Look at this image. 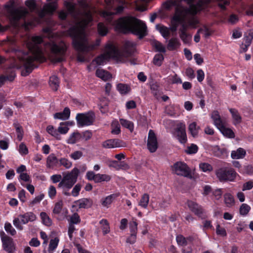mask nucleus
I'll return each instance as SVG.
<instances>
[{
    "label": "nucleus",
    "instance_id": "1",
    "mask_svg": "<svg viewBox=\"0 0 253 253\" xmlns=\"http://www.w3.org/2000/svg\"><path fill=\"white\" fill-rule=\"evenodd\" d=\"M45 36L49 39L50 42L42 45V38L41 36L27 37L25 44L31 52V55L22 53V55L18 56L22 63V66L29 74L34 68V61L41 62L45 60V55L48 56L53 62H59L64 59V55L66 50L64 42H61L58 44L53 41L54 33L49 28L43 30ZM21 54V53H19Z\"/></svg>",
    "mask_w": 253,
    "mask_h": 253
},
{
    "label": "nucleus",
    "instance_id": "2",
    "mask_svg": "<svg viewBox=\"0 0 253 253\" xmlns=\"http://www.w3.org/2000/svg\"><path fill=\"white\" fill-rule=\"evenodd\" d=\"M91 12L90 10H85L82 13L75 24L68 30V35L72 37L75 48L79 52L78 61H87L88 60L84 54L93 50L100 43V40L97 39L94 43L89 44L85 32L86 27L92 21Z\"/></svg>",
    "mask_w": 253,
    "mask_h": 253
},
{
    "label": "nucleus",
    "instance_id": "3",
    "mask_svg": "<svg viewBox=\"0 0 253 253\" xmlns=\"http://www.w3.org/2000/svg\"><path fill=\"white\" fill-rule=\"evenodd\" d=\"M116 31L124 33H130L142 38L146 35L147 27L142 21L132 17H126L118 19L114 24Z\"/></svg>",
    "mask_w": 253,
    "mask_h": 253
},
{
    "label": "nucleus",
    "instance_id": "4",
    "mask_svg": "<svg viewBox=\"0 0 253 253\" xmlns=\"http://www.w3.org/2000/svg\"><path fill=\"white\" fill-rule=\"evenodd\" d=\"M196 14H193L190 15L186 11H184V13H179L177 11L173 16L174 21L181 24L179 37L183 43L187 45H190L192 42V35L187 33V29L188 28L196 29L199 23V20L195 16Z\"/></svg>",
    "mask_w": 253,
    "mask_h": 253
},
{
    "label": "nucleus",
    "instance_id": "5",
    "mask_svg": "<svg viewBox=\"0 0 253 253\" xmlns=\"http://www.w3.org/2000/svg\"><path fill=\"white\" fill-rule=\"evenodd\" d=\"M195 0L188 2L186 0H169L163 4V7L166 10L171 9L173 6L175 7V12L184 13L186 11L190 15L197 14L199 11L204 9L209 2L208 0H199L196 4L192 3Z\"/></svg>",
    "mask_w": 253,
    "mask_h": 253
},
{
    "label": "nucleus",
    "instance_id": "6",
    "mask_svg": "<svg viewBox=\"0 0 253 253\" xmlns=\"http://www.w3.org/2000/svg\"><path fill=\"white\" fill-rule=\"evenodd\" d=\"M116 54V46L113 43H107L105 46L104 52L92 61L87 67L88 70L90 71L97 66L104 65L110 58L113 59L117 62L120 63L119 61H122V59L117 56Z\"/></svg>",
    "mask_w": 253,
    "mask_h": 253
},
{
    "label": "nucleus",
    "instance_id": "7",
    "mask_svg": "<svg viewBox=\"0 0 253 253\" xmlns=\"http://www.w3.org/2000/svg\"><path fill=\"white\" fill-rule=\"evenodd\" d=\"M79 173V170L74 168L70 172L65 174L58 184V187L64 191L69 190L76 182Z\"/></svg>",
    "mask_w": 253,
    "mask_h": 253
},
{
    "label": "nucleus",
    "instance_id": "8",
    "mask_svg": "<svg viewBox=\"0 0 253 253\" xmlns=\"http://www.w3.org/2000/svg\"><path fill=\"white\" fill-rule=\"evenodd\" d=\"M136 44L131 41H126L124 42L122 50H119L116 47L117 56L120 57L122 61H119L120 63H124L128 60V58L134 51Z\"/></svg>",
    "mask_w": 253,
    "mask_h": 253
},
{
    "label": "nucleus",
    "instance_id": "9",
    "mask_svg": "<svg viewBox=\"0 0 253 253\" xmlns=\"http://www.w3.org/2000/svg\"><path fill=\"white\" fill-rule=\"evenodd\" d=\"M106 10L101 13V16L104 18L109 23H111L114 15L121 13L124 10L122 5H119L116 8L113 6L114 0H105Z\"/></svg>",
    "mask_w": 253,
    "mask_h": 253
},
{
    "label": "nucleus",
    "instance_id": "10",
    "mask_svg": "<svg viewBox=\"0 0 253 253\" xmlns=\"http://www.w3.org/2000/svg\"><path fill=\"white\" fill-rule=\"evenodd\" d=\"M216 175L220 181H234L238 174L232 168H223L217 170Z\"/></svg>",
    "mask_w": 253,
    "mask_h": 253
},
{
    "label": "nucleus",
    "instance_id": "11",
    "mask_svg": "<svg viewBox=\"0 0 253 253\" xmlns=\"http://www.w3.org/2000/svg\"><path fill=\"white\" fill-rule=\"evenodd\" d=\"M37 216L32 212H27L23 214H20L18 217L14 218L13 224L18 230H22L23 226L22 224H26L29 222H33L36 220Z\"/></svg>",
    "mask_w": 253,
    "mask_h": 253
},
{
    "label": "nucleus",
    "instance_id": "12",
    "mask_svg": "<svg viewBox=\"0 0 253 253\" xmlns=\"http://www.w3.org/2000/svg\"><path fill=\"white\" fill-rule=\"evenodd\" d=\"M76 118L78 125L83 127L91 125L94 121L95 117L93 113L89 112L78 114Z\"/></svg>",
    "mask_w": 253,
    "mask_h": 253
},
{
    "label": "nucleus",
    "instance_id": "13",
    "mask_svg": "<svg viewBox=\"0 0 253 253\" xmlns=\"http://www.w3.org/2000/svg\"><path fill=\"white\" fill-rule=\"evenodd\" d=\"M2 247L8 253H13L15 250V245L12 238L7 236L3 231L0 232Z\"/></svg>",
    "mask_w": 253,
    "mask_h": 253
},
{
    "label": "nucleus",
    "instance_id": "14",
    "mask_svg": "<svg viewBox=\"0 0 253 253\" xmlns=\"http://www.w3.org/2000/svg\"><path fill=\"white\" fill-rule=\"evenodd\" d=\"M173 170L177 175L188 177L191 176L189 168L183 162H178L175 163L173 166Z\"/></svg>",
    "mask_w": 253,
    "mask_h": 253
},
{
    "label": "nucleus",
    "instance_id": "15",
    "mask_svg": "<svg viewBox=\"0 0 253 253\" xmlns=\"http://www.w3.org/2000/svg\"><path fill=\"white\" fill-rule=\"evenodd\" d=\"M175 134L181 143H185L187 141L186 126L184 122H178L176 125Z\"/></svg>",
    "mask_w": 253,
    "mask_h": 253
},
{
    "label": "nucleus",
    "instance_id": "16",
    "mask_svg": "<svg viewBox=\"0 0 253 253\" xmlns=\"http://www.w3.org/2000/svg\"><path fill=\"white\" fill-rule=\"evenodd\" d=\"M10 18L14 22L23 18L28 14V10L25 8H10L8 9Z\"/></svg>",
    "mask_w": 253,
    "mask_h": 253
},
{
    "label": "nucleus",
    "instance_id": "17",
    "mask_svg": "<svg viewBox=\"0 0 253 253\" xmlns=\"http://www.w3.org/2000/svg\"><path fill=\"white\" fill-rule=\"evenodd\" d=\"M93 204V201L90 198H82L74 202L72 208L74 211H77L79 209H88Z\"/></svg>",
    "mask_w": 253,
    "mask_h": 253
},
{
    "label": "nucleus",
    "instance_id": "18",
    "mask_svg": "<svg viewBox=\"0 0 253 253\" xmlns=\"http://www.w3.org/2000/svg\"><path fill=\"white\" fill-rule=\"evenodd\" d=\"M147 147L151 153L155 152L158 148V142L155 133L150 130L148 134Z\"/></svg>",
    "mask_w": 253,
    "mask_h": 253
},
{
    "label": "nucleus",
    "instance_id": "19",
    "mask_svg": "<svg viewBox=\"0 0 253 253\" xmlns=\"http://www.w3.org/2000/svg\"><path fill=\"white\" fill-rule=\"evenodd\" d=\"M63 206V203L62 200H60L56 202L54 205V207L53 210V213L55 214L59 215L58 217V219L62 220L64 219L68 213V211L67 209H64L63 210V213L62 215H60L62 211Z\"/></svg>",
    "mask_w": 253,
    "mask_h": 253
},
{
    "label": "nucleus",
    "instance_id": "20",
    "mask_svg": "<svg viewBox=\"0 0 253 253\" xmlns=\"http://www.w3.org/2000/svg\"><path fill=\"white\" fill-rule=\"evenodd\" d=\"M122 141L118 139H110L103 141L102 146L105 149H112L122 146Z\"/></svg>",
    "mask_w": 253,
    "mask_h": 253
},
{
    "label": "nucleus",
    "instance_id": "21",
    "mask_svg": "<svg viewBox=\"0 0 253 253\" xmlns=\"http://www.w3.org/2000/svg\"><path fill=\"white\" fill-rule=\"evenodd\" d=\"M59 160L54 154H50L46 158V166L49 169H54L58 165Z\"/></svg>",
    "mask_w": 253,
    "mask_h": 253
},
{
    "label": "nucleus",
    "instance_id": "22",
    "mask_svg": "<svg viewBox=\"0 0 253 253\" xmlns=\"http://www.w3.org/2000/svg\"><path fill=\"white\" fill-rule=\"evenodd\" d=\"M187 205L189 209L195 214L200 215L203 212L202 207L194 201H188Z\"/></svg>",
    "mask_w": 253,
    "mask_h": 253
},
{
    "label": "nucleus",
    "instance_id": "23",
    "mask_svg": "<svg viewBox=\"0 0 253 253\" xmlns=\"http://www.w3.org/2000/svg\"><path fill=\"white\" fill-rule=\"evenodd\" d=\"M217 128L224 136L229 138H233L235 137L234 131L231 128L227 127L225 126V123H224Z\"/></svg>",
    "mask_w": 253,
    "mask_h": 253
},
{
    "label": "nucleus",
    "instance_id": "24",
    "mask_svg": "<svg viewBox=\"0 0 253 253\" xmlns=\"http://www.w3.org/2000/svg\"><path fill=\"white\" fill-rule=\"evenodd\" d=\"M70 110L69 108H64L63 112H58L54 114L55 119H59L63 121L67 120L70 118Z\"/></svg>",
    "mask_w": 253,
    "mask_h": 253
},
{
    "label": "nucleus",
    "instance_id": "25",
    "mask_svg": "<svg viewBox=\"0 0 253 253\" xmlns=\"http://www.w3.org/2000/svg\"><path fill=\"white\" fill-rule=\"evenodd\" d=\"M119 196V194H111L101 200L102 205L106 208H109L113 202Z\"/></svg>",
    "mask_w": 253,
    "mask_h": 253
},
{
    "label": "nucleus",
    "instance_id": "26",
    "mask_svg": "<svg viewBox=\"0 0 253 253\" xmlns=\"http://www.w3.org/2000/svg\"><path fill=\"white\" fill-rule=\"evenodd\" d=\"M176 240L178 245L185 247L190 245L192 243L193 238L189 237L187 238H185L182 235H178L176 236Z\"/></svg>",
    "mask_w": 253,
    "mask_h": 253
},
{
    "label": "nucleus",
    "instance_id": "27",
    "mask_svg": "<svg viewBox=\"0 0 253 253\" xmlns=\"http://www.w3.org/2000/svg\"><path fill=\"white\" fill-rule=\"evenodd\" d=\"M180 42L176 38H172L169 41L167 44V48L169 50H174L179 47Z\"/></svg>",
    "mask_w": 253,
    "mask_h": 253
},
{
    "label": "nucleus",
    "instance_id": "28",
    "mask_svg": "<svg viewBox=\"0 0 253 253\" xmlns=\"http://www.w3.org/2000/svg\"><path fill=\"white\" fill-rule=\"evenodd\" d=\"M246 154V151L243 148H239L231 152V157L233 159H243Z\"/></svg>",
    "mask_w": 253,
    "mask_h": 253
},
{
    "label": "nucleus",
    "instance_id": "29",
    "mask_svg": "<svg viewBox=\"0 0 253 253\" xmlns=\"http://www.w3.org/2000/svg\"><path fill=\"white\" fill-rule=\"evenodd\" d=\"M82 138V135L79 132H74L71 133L66 142L68 144H74L79 142Z\"/></svg>",
    "mask_w": 253,
    "mask_h": 253
},
{
    "label": "nucleus",
    "instance_id": "30",
    "mask_svg": "<svg viewBox=\"0 0 253 253\" xmlns=\"http://www.w3.org/2000/svg\"><path fill=\"white\" fill-rule=\"evenodd\" d=\"M211 118L213 121L214 125L216 127H219L225 123V122L221 120L219 114L217 111H214L212 112L211 114Z\"/></svg>",
    "mask_w": 253,
    "mask_h": 253
},
{
    "label": "nucleus",
    "instance_id": "31",
    "mask_svg": "<svg viewBox=\"0 0 253 253\" xmlns=\"http://www.w3.org/2000/svg\"><path fill=\"white\" fill-rule=\"evenodd\" d=\"M59 242V239L58 237H55L51 239L49 241L48 249L46 253H53L57 248Z\"/></svg>",
    "mask_w": 253,
    "mask_h": 253
},
{
    "label": "nucleus",
    "instance_id": "32",
    "mask_svg": "<svg viewBox=\"0 0 253 253\" xmlns=\"http://www.w3.org/2000/svg\"><path fill=\"white\" fill-rule=\"evenodd\" d=\"M96 75L97 77L101 79L102 80L106 81L111 78V75L102 69H98L96 71Z\"/></svg>",
    "mask_w": 253,
    "mask_h": 253
},
{
    "label": "nucleus",
    "instance_id": "33",
    "mask_svg": "<svg viewBox=\"0 0 253 253\" xmlns=\"http://www.w3.org/2000/svg\"><path fill=\"white\" fill-rule=\"evenodd\" d=\"M200 129V126L197 125L196 122H192L188 126V130L193 137H196L198 136Z\"/></svg>",
    "mask_w": 253,
    "mask_h": 253
},
{
    "label": "nucleus",
    "instance_id": "34",
    "mask_svg": "<svg viewBox=\"0 0 253 253\" xmlns=\"http://www.w3.org/2000/svg\"><path fill=\"white\" fill-rule=\"evenodd\" d=\"M230 112L232 115L233 124L236 126L240 124L242 122V118L238 112L234 109H230Z\"/></svg>",
    "mask_w": 253,
    "mask_h": 253
},
{
    "label": "nucleus",
    "instance_id": "35",
    "mask_svg": "<svg viewBox=\"0 0 253 253\" xmlns=\"http://www.w3.org/2000/svg\"><path fill=\"white\" fill-rule=\"evenodd\" d=\"M49 84L53 90H57L59 84V81L58 77L55 75L51 76L49 78Z\"/></svg>",
    "mask_w": 253,
    "mask_h": 253
},
{
    "label": "nucleus",
    "instance_id": "36",
    "mask_svg": "<svg viewBox=\"0 0 253 253\" xmlns=\"http://www.w3.org/2000/svg\"><path fill=\"white\" fill-rule=\"evenodd\" d=\"M117 89L121 94H126L131 90L129 85L122 83H120L117 84Z\"/></svg>",
    "mask_w": 253,
    "mask_h": 253
},
{
    "label": "nucleus",
    "instance_id": "37",
    "mask_svg": "<svg viewBox=\"0 0 253 253\" xmlns=\"http://www.w3.org/2000/svg\"><path fill=\"white\" fill-rule=\"evenodd\" d=\"M149 202V196L148 194L145 193L141 196L138 202V206L144 209H146L148 207Z\"/></svg>",
    "mask_w": 253,
    "mask_h": 253
},
{
    "label": "nucleus",
    "instance_id": "38",
    "mask_svg": "<svg viewBox=\"0 0 253 253\" xmlns=\"http://www.w3.org/2000/svg\"><path fill=\"white\" fill-rule=\"evenodd\" d=\"M111 133L115 135H117L121 132V127L119 122L116 120H113L111 123Z\"/></svg>",
    "mask_w": 253,
    "mask_h": 253
},
{
    "label": "nucleus",
    "instance_id": "39",
    "mask_svg": "<svg viewBox=\"0 0 253 253\" xmlns=\"http://www.w3.org/2000/svg\"><path fill=\"white\" fill-rule=\"evenodd\" d=\"M47 132L53 137H55L57 140H60L61 137L58 133V129L57 130L52 126H48L46 127Z\"/></svg>",
    "mask_w": 253,
    "mask_h": 253
},
{
    "label": "nucleus",
    "instance_id": "40",
    "mask_svg": "<svg viewBox=\"0 0 253 253\" xmlns=\"http://www.w3.org/2000/svg\"><path fill=\"white\" fill-rule=\"evenodd\" d=\"M97 32L99 35L104 36L108 32V28L103 23L100 22L97 25Z\"/></svg>",
    "mask_w": 253,
    "mask_h": 253
},
{
    "label": "nucleus",
    "instance_id": "41",
    "mask_svg": "<svg viewBox=\"0 0 253 253\" xmlns=\"http://www.w3.org/2000/svg\"><path fill=\"white\" fill-rule=\"evenodd\" d=\"M150 0H140L136 3V9L141 11H145L147 9V5Z\"/></svg>",
    "mask_w": 253,
    "mask_h": 253
},
{
    "label": "nucleus",
    "instance_id": "42",
    "mask_svg": "<svg viewBox=\"0 0 253 253\" xmlns=\"http://www.w3.org/2000/svg\"><path fill=\"white\" fill-rule=\"evenodd\" d=\"M224 201L227 207H231L234 204L233 196L230 193H226L224 195Z\"/></svg>",
    "mask_w": 253,
    "mask_h": 253
},
{
    "label": "nucleus",
    "instance_id": "43",
    "mask_svg": "<svg viewBox=\"0 0 253 253\" xmlns=\"http://www.w3.org/2000/svg\"><path fill=\"white\" fill-rule=\"evenodd\" d=\"M120 122L121 124V125L128 129H129L131 132H132L134 128V125L133 123L128 120L123 119H120Z\"/></svg>",
    "mask_w": 253,
    "mask_h": 253
},
{
    "label": "nucleus",
    "instance_id": "44",
    "mask_svg": "<svg viewBox=\"0 0 253 253\" xmlns=\"http://www.w3.org/2000/svg\"><path fill=\"white\" fill-rule=\"evenodd\" d=\"M111 179V176L106 174H96L95 183H100L103 181H109Z\"/></svg>",
    "mask_w": 253,
    "mask_h": 253
},
{
    "label": "nucleus",
    "instance_id": "45",
    "mask_svg": "<svg viewBox=\"0 0 253 253\" xmlns=\"http://www.w3.org/2000/svg\"><path fill=\"white\" fill-rule=\"evenodd\" d=\"M101 225V229L104 235L107 234L110 232V226L107 220L103 219L99 221Z\"/></svg>",
    "mask_w": 253,
    "mask_h": 253
},
{
    "label": "nucleus",
    "instance_id": "46",
    "mask_svg": "<svg viewBox=\"0 0 253 253\" xmlns=\"http://www.w3.org/2000/svg\"><path fill=\"white\" fill-rule=\"evenodd\" d=\"M40 217L43 224L47 226H50L51 225L52 220L46 212H42L40 213Z\"/></svg>",
    "mask_w": 253,
    "mask_h": 253
},
{
    "label": "nucleus",
    "instance_id": "47",
    "mask_svg": "<svg viewBox=\"0 0 253 253\" xmlns=\"http://www.w3.org/2000/svg\"><path fill=\"white\" fill-rule=\"evenodd\" d=\"M18 180L23 186H25L24 182H31L30 176L27 173H21L19 175Z\"/></svg>",
    "mask_w": 253,
    "mask_h": 253
},
{
    "label": "nucleus",
    "instance_id": "48",
    "mask_svg": "<svg viewBox=\"0 0 253 253\" xmlns=\"http://www.w3.org/2000/svg\"><path fill=\"white\" fill-rule=\"evenodd\" d=\"M168 81L172 84H181L182 80L181 78L176 74L171 75L168 77Z\"/></svg>",
    "mask_w": 253,
    "mask_h": 253
},
{
    "label": "nucleus",
    "instance_id": "49",
    "mask_svg": "<svg viewBox=\"0 0 253 253\" xmlns=\"http://www.w3.org/2000/svg\"><path fill=\"white\" fill-rule=\"evenodd\" d=\"M64 5L68 9L69 12L74 14L75 10V5L72 2V0H66L64 2Z\"/></svg>",
    "mask_w": 253,
    "mask_h": 253
},
{
    "label": "nucleus",
    "instance_id": "50",
    "mask_svg": "<svg viewBox=\"0 0 253 253\" xmlns=\"http://www.w3.org/2000/svg\"><path fill=\"white\" fill-rule=\"evenodd\" d=\"M157 29L159 31L164 38H168L169 35V31L167 27L162 26H157Z\"/></svg>",
    "mask_w": 253,
    "mask_h": 253
},
{
    "label": "nucleus",
    "instance_id": "51",
    "mask_svg": "<svg viewBox=\"0 0 253 253\" xmlns=\"http://www.w3.org/2000/svg\"><path fill=\"white\" fill-rule=\"evenodd\" d=\"M200 169L205 172H210L212 170V167L208 163H201L199 164Z\"/></svg>",
    "mask_w": 253,
    "mask_h": 253
},
{
    "label": "nucleus",
    "instance_id": "52",
    "mask_svg": "<svg viewBox=\"0 0 253 253\" xmlns=\"http://www.w3.org/2000/svg\"><path fill=\"white\" fill-rule=\"evenodd\" d=\"M14 126L16 129V132L17 134V139L18 141H20L23 139V130L22 127L18 124H14Z\"/></svg>",
    "mask_w": 253,
    "mask_h": 253
},
{
    "label": "nucleus",
    "instance_id": "53",
    "mask_svg": "<svg viewBox=\"0 0 253 253\" xmlns=\"http://www.w3.org/2000/svg\"><path fill=\"white\" fill-rule=\"evenodd\" d=\"M59 162L61 166H63L67 169L71 168L72 166V163L68 159L65 158H62Z\"/></svg>",
    "mask_w": 253,
    "mask_h": 253
},
{
    "label": "nucleus",
    "instance_id": "54",
    "mask_svg": "<svg viewBox=\"0 0 253 253\" xmlns=\"http://www.w3.org/2000/svg\"><path fill=\"white\" fill-rule=\"evenodd\" d=\"M198 150V147L194 144H191L188 146L185 150V152L188 154H196Z\"/></svg>",
    "mask_w": 253,
    "mask_h": 253
},
{
    "label": "nucleus",
    "instance_id": "55",
    "mask_svg": "<svg viewBox=\"0 0 253 253\" xmlns=\"http://www.w3.org/2000/svg\"><path fill=\"white\" fill-rule=\"evenodd\" d=\"M129 227L131 233L137 234V223L135 219L132 218V220L129 223Z\"/></svg>",
    "mask_w": 253,
    "mask_h": 253
},
{
    "label": "nucleus",
    "instance_id": "56",
    "mask_svg": "<svg viewBox=\"0 0 253 253\" xmlns=\"http://www.w3.org/2000/svg\"><path fill=\"white\" fill-rule=\"evenodd\" d=\"M83 156V153L80 150L75 151L70 154V157L75 161L80 159Z\"/></svg>",
    "mask_w": 253,
    "mask_h": 253
},
{
    "label": "nucleus",
    "instance_id": "57",
    "mask_svg": "<svg viewBox=\"0 0 253 253\" xmlns=\"http://www.w3.org/2000/svg\"><path fill=\"white\" fill-rule=\"evenodd\" d=\"M164 60V56L162 54H156L153 59V63L155 65L160 66L163 62Z\"/></svg>",
    "mask_w": 253,
    "mask_h": 253
},
{
    "label": "nucleus",
    "instance_id": "58",
    "mask_svg": "<svg viewBox=\"0 0 253 253\" xmlns=\"http://www.w3.org/2000/svg\"><path fill=\"white\" fill-rule=\"evenodd\" d=\"M69 130V128L67 126L65 125L63 122L60 123L59 124V126L58 127V131L59 134H66Z\"/></svg>",
    "mask_w": 253,
    "mask_h": 253
},
{
    "label": "nucleus",
    "instance_id": "59",
    "mask_svg": "<svg viewBox=\"0 0 253 253\" xmlns=\"http://www.w3.org/2000/svg\"><path fill=\"white\" fill-rule=\"evenodd\" d=\"M5 230L12 236L15 235L16 234V231L15 229L12 226L10 223L6 222L4 224Z\"/></svg>",
    "mask_w": 253,
    "mask_h": 253
},
{
    "label": "nucleus",
    "instance_id": "60",
    "mask_svg": "<svg viewBox=\"0 0 253 253\" xmlns=\"http://www.w3.org/2000/svg\"><path fill=\"white\" fill-rule=\"evenodd\" d=\"M153 45L156 49L157 51L165 53L166 51V47L161 42H158V41H155L153 42Z\"/></svg>",
    "mask_w": 253,
    "mask_h": 253
},
{
    "label": "nucleus",
    "instance_id": "61",
    "mask_svg": "<svg viewBox=\"0 0 253 253\" xmlns=\"http://www.w3.org/2000/svg\"><path fill=\"white\" fill-rule=\"evenodd\" d=\"M251 210L250 206L246 204H243L240 208V213L243 215H247Z\"/></svg>",
    "mask_w": 253,
    "mask_h": 253
},
{
    "label": "nucleus",
    "instance_id": "62",
    "mask_svg": "<svg viewBox=\"0 0 253 253\" xmlns=\"http://www.w3.org/2000/svg\"><path fill=\"white\" fill-rule=\"evenodd\" d=\"M15 77V74L12 73L9 76H2L0 77V86H1L6 81H12Z\"/></svg>",
    "mask_w": 253,
    "mask_h": 253
},
{
    "label": "nucleus",
    "instance_id": "63",
    "mask_svg": "<svg viewBox=\"0 0 253 253\" xmlns=\"http://www.w3.org/2000/svg\"><path fill=\"white\" fill-rule=\"evenodd\" d=\"M18 150L21 155H26L28 153V148L23 142L20 144Z\"/></svg>",
    "mask_w": 253,
    "mask_h": 253
},
{
    "label": "nucleus",
    "instance_id": "64",
    "mask_svg": "<svg viewBox=\"0 0 253 253\" xmlns=\"http://www.w3.org/2000/svg\"><path fill=\"white\" fill-rule=\"evenodd\" d=\"M25 4L31 11H34L36 9L35 0H27L25 1Z\"/></svg>",
    "mask_w": 253,
    "mask_h": 253
}]
</instances>
